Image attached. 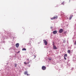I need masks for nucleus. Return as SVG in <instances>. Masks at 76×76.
<instances>
[{"mask_svg":"<svg viewBox=\"0 0 76 76\" xmlns=\"http://www.w3.org/2000/svg\"><path fill=\"white\" fill-rule=\"evenodd\" d=\"M43 42H44V44H45L46 45H47V41H46V40H45V39L44 40Z\"/></svg>","mask_w":76,"mask_h":76,"instance_id":"1","label":"nucleus"},{"mask_svg":"<svg viewBox=\"0 0 76 76\" xmlns=\"http://www.w3.org/2000/svg\"><path fill=\"white\" fill-rule=\"evenodd\" d=\"M42 69L43 70H44L46 69V67L45 66H43L42 67Z\"/></svg>","mask_w":76,"mask_h":76,"instance_id":"2","label":"nucleus"},{"mask_svg":"<svg viewBox=\"0 0 76 76\" xmlns=\"http://www.w3.org/2000/svg\"><path fill=\"white\" fill-rule=\"evenodd\" d=\"M63 32V30L62 29H61L60 30H59V33H62V32Z\"/></svg>","mask_w":76,"mask_h":76,"instance_id":"3","label":"nucleus"},{"mask_svg":"<svg viewBox=\"0 0 76 76\" xmlns=\"http://www.w3.org/2000/svg\"><path fill=\"white\" fill-rule=\"evenodd\" d=\"M72 17H73V15H70V17L69 18V20H71V19H72Z\"/></svg>","mask_w":76,"mask_h":76,"instance_id":"4","label":"nucleus"},{"mask_svg":"<svg viewBox=\"0 0 76 76\" xmlns=\"http://www.w3.org/2000/svg\"><path fill=\"white\" fill-rule=\"evenodd\" d=\"M57 31H54L53 32V34H57Z\"/></svg>","mask_w":76,"mask_h":76,"instance_id":"5","label":"nucleus"},{"mask_svg":"<svg viewBox=\"0 0 76 76\" xmlns=\"http://www.w3.org/2000/svg\"><path fill=\"white\" fill-rule=\"evenodd\" d=\"M19 46V43H17L16 44V47H18Z\"/></svg>","mask_w":76,"mask_h":76,"instance_id":"6","label":"nucleus"},{"mask_svg":"<svg viewBox=\"0 0 76 76\" xmlns=\"http://www.w3.org/2000/svg\"><path fill=\"white\" fill-rule=\"evenodd\" d=\"M53 49H55V50H56V49H57V47H56V46L55 45V46H53Z\"/></svg>","mask_w":76,"mask_h":76,"instance_id":"7","label":"nucleus"},{"mask_svg":"<svg viewBox=\"0 0 76 76\" xmlns=\"http://www.w3.org/2000/svg\"><path fill=\"white\" fill-rule=\"evenodd\" d=\"M28 73V72H24L25 75H29V74Z\"/></svg>","mask_w":76,"mask_h":76,"instance_id":"8","label":"nucleus"},{"mask_svg":"<svg viewBox=\"0 0 76 76\" xmlns=\"http://www.w3.org/2000/svg\"><path fill=\"white\" fill-rule=\"evenodd\" d=\"M22 50L23 51H26V49L25 48H23L22 49Z\"/></svg>","mask_w":76,"mask_h":76,"instance_id":"9","label":"nucleus"},{"mask_svg":"<svg viewBox=\"0 0 76 76\" xmlns=\"http://www.w3.org/2000/svg\"><path fill=\"white\" fill-rule=\"evenodd\" d=\"M54 18V19H57L58 18V17L57 16L53 17Z\"/></svg>","mask_w":76,"mask_h":76,"instance_id":"10","label":"nucleus"},{"mask_svg":"<svg viewBox=\"0 0 76 76\" xmlns=\"http://www.w3.org/2000/svg\"><path fill=\"white\" fill-rule=\"evenodd\" d=\"M48 58L49 60H50V61L51 60H52V58Z\"/></svg>","mask_w":76,"mask_h":76,"instance_id":"11","label":"nucleus"},{"mask_svg":"<svg viewBox=\"0 0 76 76\" xmlns=\"http://www.w3.org/2000/svg\"><path fill=\"white\" fill-rule=\"evenodd\" d=\"M64 57H67V54H66L64 55Z\"/></svg>","mask_w":76,"mask_h":76,"instance_id":"12","label":"nucleus"},{"mask_svg":"<svg viewBox=\"0 0 76 76\" xmlns=\"http://www.w3.org/2000/svg\"><path fill=\"white\" fill-rule=\"evenodd\" d=\"M68 53H69V54L70 53V50H68Z\"/></svg>","mask_w":76,"mask_h":76,"instance_id":"13","label":"nucleus"},{"mask_svg":"<svg viewBox=\"0 0 76 76\" xmlns=\"http://www.w3.org/2000/svg\"><path fill=\"white\" fill-rule=\"evenodd\" d=\"M28 44H29V45H31V41H30L29 43H28Z\"/></svg>","mask_w":76,"mask_h":76,"instance_id":"14","label":"nucleus"},{"mask_svg":"<svg viewBox=\"0 0 76 76\" xmlns=\"http://www.w3.org/2000/svg\"><path fill=\"white\" fill-rule=\"evenodd\" d=\"M53 19H54V17L51 18V20H53Z\"/></svg>","mask_w":76,"mask_h":76,"instance_id":"15","label":"nucleus"},{"mask_svg":"<svg viewBox=\"0 0 76 76\" xmlns=\"http://www.w3.org/2000/svg\"><path fill=\"white\" fill-rule=\"evenodd\" d=\"M24 64H28V63H26V62H24Z\"/></svg>","mask_w":76,"mask_h":76,"instance_id":"16","label":"nucleus"},{"mask_svg":"<svg viewBox=\"0 0 76 76\" xmlns=\"http://www.w3.org/2000/svg\"><path fill=\"white\" fill-rule=\"evenodd\" d=\"M17 66V64H15V66L16 67Z\"/></svg>","mask_w":76,"mask_h":76,"instance_id":"17","label":"nucleus"},{"mask_svg":"<svg viewBox=\"0 0 76 76\" xmlns=\"http://www.w3.org/2000/svg\"><path fill=\"white\" fill-rule=\"evenodd\" d=\"M64 58L65 60H66L67 59L66 58V57H64Z\"/></svg>","mask_w":76,"mask_h":76,"instance_id":"18","label":"nucleus"},{"mask_svg":"<svg viewBox=\"0 0 76 76\" xmlns=\"http://www.w3.org/2000/svg\"><path fill=\"white\" fill-rule=\"evenodd\" d=\"M53 46H55V45H54V43H53Z\"/></svg>","mask_w":76,"mask_h":76,"instance_id":"19","label":"nucleus"},{"mask_svg":"<svg viewBox=\"0 0 76 76\" xmlns=\"http://www.w3.org/2000/svg\"><path fill=\"white\" fill-rule=\"evenodd\" d=\"M63 3L64 2H63V3H62V4H63Z\"/></svg>","mask_w":76,"mask_h":76,"instance_id":"20","label":"nucleus"},{"mask_svg":"<svg viewBox=\"0 0 76 76\" xmlns=\"http://www.w3.org/2000/svg\"><path fill=\"white\" fill-rule=\"evenodd\" d=\"M51 28L52 29L53 28V27H51Z\"/></svg>","mask_w":76,"mask_h":76,"instance_id":"21","label":"nucleus"},{"mask_svg":"<svg viewBox=\"0 0 76 76\" xmlns=\"http://www.w3.org/2000/svg\"><path fill=\"white\" fill-rule=\"evenodd\" d=\"M27 60H28V61H29V59H28Z\"/></svg>","mask_w":76,"mask_h":76,"instance_id":"22","label":"nucleus"},{"mask_svg":"<svg viewBox=\"0 0 76 76\" xmlns=\"http://www.w3.org/2000/svg\"><path fill=\"white\" fill-rule=\"evenodd\" d=\"M27 63V64H29V62H28V63Z\"/></svg>","mask_w":76,"mask_h":76,"instance_id":"23","label":"nucleus"},{"mask_svg":"<svg viewBox=\"0 0 76 76\" xmlns=\"http://www.w3.org/2000/svg\"><path fill=\"white\" fill-rule=\"evenodd\" d=\"M34 57H35V56H34Z\"/></svg>","mask_w":76,"mask_h":76,"instance_id":"24","label":"nucleus"}]
</instances>
